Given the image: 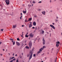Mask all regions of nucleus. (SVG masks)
Wrapping results in <instances>:
<instances>
[{
    "label": "nucleus",
    "mask_w": 62,
    "mask_h": 62,
    "mask_svg": "<svg viewBox=\"0 0 62 62\" xmlns=\"http://www.w3.org/2000/svg\"><path fill=\"white\" fill-rule=\"evenodd\" d=\"M33 25H34V26H36V22H34L33 23Z\"/></svg>",
    "instance_id": "12"
},
{
    "label": "nucleus",
    "mask_w": 62,
    "mask_h": 62,
    "mask_svg": "<svg viewBox=\"0 0 62 62\" xmlns=\"http://www.w3.org/2000/svg\"><path fill=\"white\" fill-rule=\"evenodd\" d=\"M46 46H43V48H42V50H43V49H44L45 48Z\"/></svg>",
    "instance_id": "22"
},
{
    "label": "nucleus",
    "mask_w": 62,
    "mask_h": 62,
    "mask_svg": "<svg viewBox=\"0 0 62 62\" xmlns=\"http://www.w3.org/2000/svg\"><path fill=\"white\" fill-rule=\"evenodd\" d=\"M17 27V25H13V28H16Z\"/></svg>",
    "instance_id": "9"
},
{
    "label": "nucleus",
    "mask_w": 62,
    "mask_h": 62,
    "mask_svg": "<svg viewBox=\"0 0 62 62\" xmlns=\"http://www.w3.org/2000/svg\"><path fill=\"white\" fill-rule=\"evenodd\" d=\"M58 22V20H55V23H57Z\"/></svg>",
    "instance_id": "31"
},
{
    "label": "nucleus",
    "mask_w": 62,
    "mask_h": 62,
    "mask_svg": "<svg viewBox=\"0 0 62 62\" xmlns=\"http://www.w3.org/2000/svg\"><path fill=\"white\" fill-rule=\"evenodd\" d=\"M13 55H14V53H13Z\"/></svg>",
    "instance_id": "58"
},
{
    "label": "nucleus",
    "mask_w": 62,
    "mask_h": 62,
    "mask_svg": "<svg viewBox=\"0 0 62 62\" xmlns=\"http://www.w3.org/2000/svg\"><path fill=\"white\" fill-rule=\"evenodd\" d=\"M15 60H16V59L15 58H14L13 59V60L11 61H12V62L13 61H15Z\"/></svg>",
    "instance_id": "18"
},
{
    "label": "nucleus",
    "mask_w": 62,
    "mask_h": 62,
    "mask_svg": "<svg viewBox=\"0 0 62 62\" xmlns=\"http://www.w3.org/2000/svg\"><path fill=\"white\" fill-rule=\"evenodd\" d=\"M28 21H27L26 19L25 21V22H28Z\"/></svg>",
    "instance_id": "29"
},
{
    "label": "nucleus",
    "mask_w": 62,
    "mask_h": 62,
    "mask_svg": "<svg viewBox=\"0 0 62 62\" xmlns=\"http://www.w3.org/2000/svg\"><path fill=\"white\" fill-rule=\"evenodd\" d=\"M21 15H22V13H21Z\"/></svg>",
    "instance_id": "64"
},
{
    "label": "nucleus",
    "mask_w": 62,
    "mask_h": 62,
    "mask_svg": "<svg viewBox=\"0 0 62 62\" xmlns=\"http://www.w3.org/2000/svg\"><path fill=\"white\" fill-rule=\"evenodd\" d=\"M36 56V54H34L33 55V56H34V57H35Z\"/></svg>",
    "instance_id": "34"
},
{
    "label": "nucleus",
    "mask_w": 62,
    "mask_h": 62,
    "mask_svg": "<svg viewBox=\"0 0 62 62\" xmlns=\"http://www.w3.org/2000/svg\"><path fill=\"white\" fill-rule=\"evenodd\" d=\"M42 14H43L44 15H45V11H44L43 12H42Z\"/></svg>",
    "instance_id": "14"
},
{
    "label": "nucleus",
    "mask_w": 62,
    "mask_h": 62,
    "mask_svg": "<svg viewBox=\"0 0 62 62\" xmlns=\"http://www.w3.org/2000/svg\"><path fill=\"white\" fill-rule=\"evenodd\" d=\"M32 18H29L28 21H31V20H32Z\"/></svg>",
    "instance_id": "16"
},
{
    "label": "nucleus",
    "mask_w": 62,
    "mask_h": 62,
    "mask_svg": "<svg viewBox=\"0 0 62 62\" xmlns=\"http://www.w3.org/2000/svg\"><path fill=\"white\" fill-rule=\"evenodd\" d=\"M1 31H3V29H1Z\"/></svg>",
    "instance_id": "42"
},
{
    "label": "nucleus",
    "mask_w": 62,
    "mask_h": 62,
    "mask_svg": "<svg viewBox=\"0 0 62 62\" xmlns=\"http://www.w3.org/2000/svg\"><path fill=\"white\" fill-rule=\"evenodd\" d=\"M42 2L41 1H40L38 2V3H41Z\"/></svg>",
    "instance_id": "32"
},
{
    "label": "nucleus",
    "mask_w": 62,
    "mask_h": 62,
    "mask_svg": "<svg viewBox=\"0 0 62 62\" xmlns=\"http://www.w3.org/2000/svg\"><path fill=\"white\" fill-rule=\"evenodd\" d=\"M40 39V38H39V36H38L37 37V39H37V40H38V42H39V39Z\"/></svg>",
    "instance_id": "13"
},
{
    "label": "nucleus",
    "mask_w": 62,
    "mask_h": 62,
    "mask_svg": "<svg viewBox=\"0 0 62 62\" xmlns=\"http://www.w3.org/2000/svg\"><path fill=\"white\" fill-rule=\"evenodd\" d=\"M20 19L21 20L22 19V17H20Z\"/></svg>",
    "instance_id": "56"
},
{
    "label": "nucleus",
    "mask_w": 62,
    "mask_h": 62,
    "mask_svg": "<svg viewBox=\"0 0 62 62\" xmlns=\"http://www.w3.org/2000/svg\"><path fill=\"white\" fill-rule=\"evenodd\" d=\"M25 37H26V38H28V35H27V34H26Z\"/></svg>",
    "instance_id": "20"
},
{
    "label": "nucleus",
    "mask_w": 62,
    "mask_h": 62,
    "mask_svg": "<svg viewBox=\"0 0 62 62\" xmlns=\"http://www.w3.org/2000/svg\"><path fill=\"white\" fill-rule=\"evenodd\" d=\"M50 12H52V10Z\"/></svg>",
    "instance_id": "59"
},
{
    "label": "nucleus",
    "mask_w": 62,
    "mask_h": 62,
    "mask_svg": "<svg viewBox=\"0 0 62 62\" xmlns=\"http://www.w3.org/2000/svg\"><path fill=\"white\" fill-rule=\"evenodd\" d=\"M43 41V45H45V41L44 39V38H43L42 39Z\"/></svg>",
    "instance_id": "5"
},
{
    "label": "nucleus",
    "mask_w": 62,
    "mask_h": 62,
    "mask_svg": "<svg viewBox=\"0 0 62 62\" xmlns=\"http://www.w3.org/2000/svg\"><path fill=\"white\" fill-rule=\"evenodd\" d=\"M15 56H17V54H16L15 55Z\"/></svg>",
    "instance_id": "55"
},
{
    "label": "nucleus",
    "mask_w": 62,
    "mask_h": 62,
    "mask_svg": "<svg viewBox=\"0 0 62 62\" xmlns=\"http://www.w3.org/2000/svg\"><path fill=\"white\" fill-rule=\"evenodd\" d=\"M28 6H29V7H31V5H29V4L28 5Z\"/></svg>",
    "instance_id": "23"
},
{
    "label": "nucleus",
    "mask_w": 62,
    "mask_h": 62,
    "mask_svg": "<svg viewBox=\"0 0 62 62\" xmlns=\"http://www.w3.org/2000/svg\"><path fill=\"white\" fill-rule=\"evenodd\" d=\"M12 42H13V40H12Z\"/></svg>",
    "instance_id": "61"
},
{
    "label": "nucleus",
    "mask_w": 62,
    "mask_h": 62,
    "mask_svg": "<svg viewBox=\"0 0 62 62\" xmlns=\"http://www.w3.org/2000/svg\"><path fill=\"white\" fill-rule=\"evenodd\" d=\"M50 36H51V33H50Z\"/></svg>",
    "instance_id": "63"
},
{
    "label": "nucleus",
    "mask_w": 62,
    "mask_h": 62,
    "mask_svg": "<svg viewBox=\"0 0 62 62\" xmlns=\"http://www.w3.org/2000/svg\"><path fill=\"white\" fill-rule=\"evenodd\" d=\"M9 0H6L5 1V2L6 3V4L7 5H8L9 4Z\"/></svg>",
    "instance_id": "4"
},
{
    "label": "nucleus",
    "mask_w": 62,
    "mask_h": 62,
    "mask_svg": "<svg viewBox=\"0 0 62 62\" xmlns=\"http://www.w3.org/2000/svg\"><path fill=\"white\" fill-rule=\"evenodd\" d=\"M30 23L29 25V28H31L32 26V23L31 22H30Z\"/></svg>",
    "instance_id": "7"
},
{
    "label": "nucleus",
    "mask_w": 62,
    "mask_h": 62,
    "mask_svg": "<svg viewBox=\"0 0 62 62\" xmlns=\"http://www.w3.org/2000/svg\"><path fill=\"white\" fill-rule=\"evenodd\" d=\"M32 1L33 2H32V3H33V4H35L36 3V2H35V1L33 0Z\"/></svg>",
    "instance_id": "21"
},
{
    "label": "nucleus",
    "mask_w": 62,
    "mask_h": 62,
    "mask_svg": "<svg viewBox=\"0 0 62 62\" xmlns=\"http://www.w3.org/2000/svg\"><path fill=\"white\" fill-rule=\"evenodd\" d=\"M22 27H24V25H22Z\"/></svg>",
    "instance_id": "47"
},
{
    "label": "nucleus",
    "mask_w": 62,
    "mask_h": 62,
    "mask_svg": "<svg viewBox=\"0 0 62 62\" xmlns=\"http://www.w3.org/2000/svg\"><path fill=\"white\" fill-rule=\"evenodd\" d=\"M32 29H34L35 28V27H33L32 28Z\"/></svg>",
    "instance_id": "40"
},
{
    "label": "nucleus",
    "mask_w": 62,
    "mask_h": 62,
    "mask_svg": "<svg viewBox=\"0 0 62 62\" xmlns=\"http://www.w3.org/2000/svg\"><path fill=\"white\" fill-rule=\"evenodd\" d=\"M44 33V31H42L41 32V31H40V35H42V34H43V33Z\"/></svg>",
    "instance_id": "10"
},
{
    "label": "nucleus",
    "mask_w": 62,
    "mask_h": 62,
    "mask_svg": "<svg viewBox=\"0 0 62 62\" xmlns=\"http://www.w3.org/2000/svg\"><path fill=\"white\" fill-rule=\"evenodd\" d=\"M29 45L30 49H31V47L32 46V42L31 41L29 42Z\"/></svg>",
    "instance_id": "2"
},
{
    "label": "nucleus",
    "mask_w": 62,
    "mask_h": 62,
    "mask_svg": "<svg viewBox=\"0 0 62 62\" xmlns=\"http://www.w3.org/2000/svg\"><path fill=\"white\" fill-rule=\"evenodd\" d=\"M51 50L52 51H53V50H54V48H52Z\"/></svg>",
    "instance_id": "45"
},
{
    "label": "nucleus",
    "mask_w": 62,
    "mask_h": 62,
    "mask_svg": "<svg viewBox=\"0 0 62 62\" xmlns=\"http://www.w3.org/2000/svg\"><path fill=\"white\" fill-rule=\"evenodd\" d=\"M0 55H1V56H2V54H0Z\"/></svg>",
    "instance_id": "60"
},
{
    "label": "nucleus",
    "mask_w": 62,
    "mask_h": 62,
    "mask_svg": "<svg viewBox=\"0 0 62 62\" xmlns=\"http://www.w3.org/2000/svg\"><path fill=\"white\" fill-rule=\"evenodd\" d=\"M50 2H52V1H51V0H50Z\"/></svg>",
    "instance_id": "57"
},
{
    "label": "nucleus",
    "mask_w": 62,
    "mask_h": 62,
    "mask_svg": "<svg viewBox=\"0 0 62 62\" xmlns=\"http://www.w3.org/2000/svg\"><path fill=\"white\" fill-rule=\"evenodd\" d=\"M34 17H37V16H34Z\"/></svg>",
    "instance_id": "49"
},
{
    "label": "nucleus",
    "mask_w": 62,
    "mask_h": 62,
    "mask_svg": "<svg viewBox=\"0 0 62 62\" xmlns=\"http://www.w3.org/2000/svg\"><path fill=\"white\" fill-rule=\"evenodd\" d=\"M14 57H12L11 58V59H13V58H14Z\"/></svg>",
    "instance_id": "41"
},
{
    "label": "nucleus",
    "mask_w": 62,
    "mask_h": 62,
    "mask_svg": "<svg viewBox=\"0 0 62 62\" xmlns=\"http://www.w3.org/2000/svg\"><path fill=\"white\" fill-rule=\"evenodd\" d=\"M33 53L32 50H31L29 53V54L27 55V57H28L30 55V57L29 58V60H30L32 58V56H33Z\"/></svg>",
    "instance_id": "1"
},
{
    "label": "nucleus",
    "mask_w": 62,
    "mask_h": 62,
    "mask_svg": "<svg viewBox=\"0 0 62 62\" xmlns=\"http://www.w3.org/2000/svg\"><path fill=\"white\" fill-rule=\"evenodd\" d=\"M30 39V37L29 38V39Z\"/></svg>",
    "instance_id": "53"
},
{
    "label": "nucleus",
    "mask_w": 62,
    "mask_h": 62,
    "mask_svg": "<svg viewBox=\"0 0 62 62\" xmlns=\"http://www.w3.org/2000/svg\"><path fill=\"white\" fill-rule=\"evenodd\" d=\"M0 42V44H1V43H2V42Z\"/></svg>",
    "instance_id": "48"
},
{
    "label": "nucleus",
    "mask_w": 62,
    "mask_h": 62,
    "mask_svg": "<svg viewBox=\"0 0 62 62\" xmlns=\"http://www.w3.org/2000/svg\"><path fill=\"white\" fill-rule=\"evenodd\" d=\"M56 58H57V57L56 58V60H55V62H56Z\"/></svg>",
    "instance_id": "37"
},
{
    "label": "nucleus",
    "mask_w": 62,
    "mask_h": 62,
    "mask_svg": "<svg viewBox=\"0 0 62 62\" xmlns=\"http://www.w3.org/2000/svg\"><path fill=\"white\" fill-rule=\"evenodd\" d=\"M34 48L33 47V48L31 49L32 51H34Z\"/></svg>",
    "instance_id": "27"
},
{
    "label": "nucleus",
    "mask_w": 62,
    "mask_h": 62,
    "mask_svg": "<svg viewBox=\"0 0 62 62\" xmlns=\"http://www.w3.org/2000/svg\"><path fill=\"white\" fill-rule=\"evenodd\" d=\"M59 41H58L57 42H56V46H57V47H58V46H59V45H58L59 44Z\"/></svg>",
    "instance_id": "8"
},
{
    "label": "nucleus",
    "mask_w": 62,
    "mask_h": 62,
    "mask_svg": "<svg viewBox=\"0 0 62 62\" xmlns=\"http://www.w3.org/2000/svg\"><path fill=\"white\" fill-rule=\"evenodd\" d=\"M21 37H23V35H21Z\"/></svg>",
    "instance_id": "46"
},
{
    "label": "nucleus",
    "mask_w": 62,
    "mask_h": 62,
    "mask_svg": "<svg viewBox=\"0 0 62 62\" xmlns=\"http://www.w3.org/2000/svg\"><path fill=\"white\" fill-rule=\"evenodd\" d=\"M25 48L26 49H29V47L27 46H26Z\"/></svg>",
    "instance_id": "19"
},
{
    "label": "nucleus",
    "mask_w": 62,
    "mask_h": 62,
    "mask_svg": "<svg viewBox=\"0 0 62 62\" xmlns=\"http://www.w3.org/2000/svg\"><path fill=\"white\" fill-rule=\"evenodd\" d=\"M26 34H26V35H28V32H27Z\"/></svg>",
    "instance_id": "52"
},
{
    "label": "nucleus",
    "mask_w": 62,
    "mask_h": 62,
    "mask_svg": "<svg viewBox=\"0 0 62 62\" xmlns=\"http://www.w3.org/2000/svg\"><path fill=\"white\" fill-rule=\"evenodd\" d=\"M37 29V28L36 27V28H35V30H36Z\"/></svg>",
    "instance_id": "43"
},
{
    "label": "nucleus",
    "mask_w": 62,
    "mask_h": 62,
    "mask_svg": "<svg viewBox=\"0 0 62 62\" xmlns=\"http://www.w3.org/2000/svg\"><path fill=\"white\" fill-rule=\"evenodd\" d=\"M29 36L30 38H33L34 36V34H33L32 33L29 34Z\"/></svg>",
    "instance_id": "3"
},
{
    "label": "nucleus",
    "mask_w": 62,
    "mask_h": 62,
    "mask_svg": "<svg viewBox=\"0 0 62 62\" xmlns=\"http://www.w3.org/2000/svg\"><path fill=\"white\" fill-rule=\"evenodd\" d=\"M45 59H47V58L46 57H45Z\"/></svg>",
    "instance_id": "50"
},
{
    "label": "nucleus",
    "mask_w": 62,
    "mask_h": 62,
    "mask_svg": "<svg viewBox=\"0 0 62 62\" xmlns=\"http://www.w3.org/2000/svg\"><path fill=\"white\" fill-rule=\"evenodd\" d=\"M19 56L20 58H22V56H21V55H20Z\"/></svg>",
    "instance_id": "33"
},
{
    "label": "nucleus",
    "mask_w": 62,
    "mask_h": 62,
    "mask_svg": "<svg viewBox=\"0 0 62 62\" xmlns=\"http://www.w3.org/2000/svg\"><path fill=\"white\" fill-rule=\"evenodd\" d=\"M44 55V53H43V54H41V55L43 56Z\"/></svg>",
    "instance_id": "39"
},
{
    "label": "nucleus",
    "mask_w": 62,
    "mask_h": 62,
    "mask_svg": "<svg viewBox=\"0 0 62 62\" xmlns=\"http://www.w3.org/2000/svg\"><path fill=\"white\" fill-rule=\"evenodd\" d=\"M3 51H5V49H3Z\"/></svg>",
    "instance_id": "62"
},
{
    "label": "nucleus",
    "mask_w": 62,
    "mask_h": 62,
    "mask_svg": "<svg viewBox=\"0 0 62 62\" xmlns=\"http://www.w3.org/2000/svg\"><path fill=\"white\" fill-rule=\"evenodd\" d=\"M39 53H40V51H38L37 52V54H39Z\"/></svg>",
    "instance_id": "24"
},
{
    "label": "nucleus",
    "mask_w": 62,
    "mask_h": 62,
    "mask_svg": "<svg viewBox=\"0 0 62 62\" xmlns=\"http://www.w3.org/2000/svg\"><path fill=\"white\" fill-rule=\"evenodd\" d=\"M23 53H22V55H23Z\"/></svg>",
    "instance_id": "51"
},
{
    "label": "nucleus",
    "mask_w": 62,
    "mask_h": 62,
    "mask_svg": "<svg viewBox=\"0 0 62 62\" xmlns=\"http://www.w3.org/2000/svg\"><path fill=\"white\" fill-rule=\"evenodd\" d=\"M50 26L52 27V28L54 29H55V27H54V25H50Z\"/></svg>",
    "instance_id": "6"
},
{
    "label": "nucleus",
    "mask_w": 62,
    "mask_h": 62,
    "mask_svg": "<svg viewBox=\"0 0 62 62\" xmlns=\"http://www.w3.org/2000/svg\"><path fill=\"white\" fill-rule=\"evenodd\" d=\"M16 62H19V61L18 60V59H17L16 60Z\"/></svg>",
    "instance_id": "35"
},
{
    "label": "nucleus",
    "mask_w": 62,
    "mask_h": 62,
    "mask_svg": "<svg viewBox=\"0 0 62 62\" xmlns=\"http://www.w3.org/2000/svg\"><path fill=\"white\" fill-rule=\"evenodd\" d=\"M42 48H41V49L39 50V51H41H41H42Z\"/></svg>",
    "instance_id": "17"
},
{
    "label": "nucleus",
    "mask_w": 62,
    "mask_h": 62,
    "mask_svg": "<svg viewBox=\"0 0 62 62\" xmlns=\"http://www.w3.org/2000/svg\"><path fill=\"white\" fill-rule=\"evenodd\" d=\"M23 12L24 14H26V11H24L23 10Z\"/></svg>",
    "instance_id": "15"
},
{
    "label": "nucleus",
    "mask_w": 62,
    "mask_h": 62,
    "mask_svg": "<svg viewBox=\"0 0 62 62\" xmlns=\"http://www.w3.org/2000/svg\"><path fill=\"white\" fill-rule=\"evenodd\" d=\"M49 32H51V31H49Z\"/></svg>",
    "instance_id": "54"
},
{
    "label": "nucleus",
    "mask_w": 62,
    "mask_h": 62,
    "mask_svg": "<svg viewBox=\"0 0 62 62\" xmlns=\"http://www.w3.org/2000/svg\"><path fill=\"white\" fill-rule=\"evenodd\" d=\"M11 57H10V59H9V60H11Z\"/></svg>",
    "instance_id": "36"
},
{
    "label": "nucleus",
    "mask_w": 62,
    "mask_h": 62,
    "mask_svg": "<svg viewBox=\"0 0 62 62\" xmlns=\"http://www.w3.org/2000/svg\"><path fill=\"white\" fill-rule=\"evenodd\" d=\"M56 19H58V17H57V16L56 17Z\"/></svg>",
    "instance_id": "38"
},
{
    "label": "nucleus",
    "mask_w": 62,
    "mask_h": 62,
    "mask_svg": "<svg viewBox=\"0 0 62 62\" xmlns=\"http://www.w3.org/2000/svg\"><path fill=\"white\" fill-rule=\"evenodd\" d=\"M10 40H12H12H14L13 39H11V38H10Z\"/></svg>",
    "instance_id": "30"
},
{
    "label": "nucleus",
    "mask_w": 62,
    "mask_h": 62,
    "mask_svg": "<svg viewBox=\"0 0 62 62\" xmlns=\"http://www.w3.org/2000/svg\"><path fill=\"white\" fill-rule=\"evenodd\" d=\"M17 40L19 41V40H20V39H19V38H18L17 39Z\"/></svg>",
    "instance_id": "28"
},
{
    "label": "nucleus",
    "mask_w": 62,
    "mask_h": 62,
    "mask_svg": "<svg viewBox=\"0 0 62 62\" xmlns=\"http://www.w3.org/2000/svg\"><path fill=\"white\" fill-rule=\"evenodd\" d=\"M16 43L18 46H20V43L19 42H16Z\"/></svg>",
    "instance_id": "11"
},
{
    "label": "nucleus",
    "mask_w": 62,
    "mask_h": 62,
    "mask_svg": "<svg viewBox=\"0 0 62 62\" xmlns=\"http://www.w3.org/2000/svg\"><path fill=\"white\" fill-rule=\"evenodd\" d=\"M13 45H15V41H14L13 42Z\"/></svg>",
    "instance_id": "25"
},
{
    "label": "nucleus",
    "mask_w": 62,
    "mask_h": 62,
    "mask_svg": "<svg viewBox=\"0 0 62 62\" xmlns=\"http://www.w3.org/2000/svg\"><path fill=\"white\" fill-rule=\"evenodd\" d=\"M52 24H53V25H54V23H52Z\"/></svg>",
    "instance_id": "44"
},
{
    "label": "nucleus",
    "mask_w": 62,
    "mask_h": 62,
    "mask_svg": "<svg viewBox=\"0 0 62 62\" xmlns=\"http://www.w3.org/2000/svg\"><path fill=\"white\" fill-rule=\"evenodd\" d=\"M38 11H40L41 10V9H38Z\"/></svg>",
    "instance_id": "26"
}]
</instances>
